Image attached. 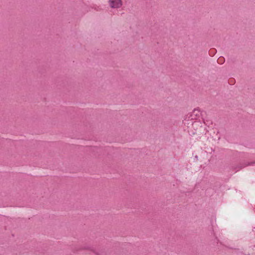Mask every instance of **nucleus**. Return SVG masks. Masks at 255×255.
Listing matches in <instances>:
<instances>
[{
	"instance_id": "1",
	"label": "nucleus",
	"mask_w": 255,
	"mask_h": 255,
	"mask_svg": "<svg viewBox=\"0 0 255 255\" xmlns=\"http://www.w3.org/2000/svg\"><path fill=\"white\" fill-rule=\"evenodd\" d=\"M109 5L112 8H119L122 5V0H109Z\"/></svg>"
}]
</instances>
